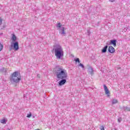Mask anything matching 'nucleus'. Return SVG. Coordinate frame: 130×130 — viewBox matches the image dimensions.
I'll list each match as a JSON object with an SVG mask.
<instances>
[{
	"label": "nucleus",
	"mask_w": 130,
	"mask_h": 130,
	"mask_svg": "<svg viewBox=\"0 0 130 130\" xmlns=\"http://www.w3.org/2000/svg\"><path fill=\"white\" fill-rule=\"evenodd\" d=\"M55 74L56 77L59 80H61L59 82V86H62L67 83V79L68 78V72L67 70L62 67H56Z\"/></svg>",
	"instance_id": "f257e3e1"
},
{
	"label": "nucleus",
	"mask_w": 130,
	"mask_h": 130,
	"mask_svg": "<svg viewBox=\"0 0 130 130\" xmlns=\"http://www.w3.org/2000/svg\"><path fill=\"white\" fill-rule=\"evenodd\" d=\"M53 50L57 59H61L63 57V49L59 44L54 45Z\"/></svg>",
	"instance_id": "f03ea898"
},
{
	"label": "nucleus",
	"mask_w": 130,
	"mask_h": 130,
	"mask_svg": "<svg viewBox=\"0 0 130 130\" xmlns=\"http://www.w3.org/2000/svg\"><path fill=\"white\" fill-rule=\"evenodd\" d=\"M21 80V74L19 72H14L10 77V81L12 83H19Z\"/></svg>",
	"instance_id": "7ed1b4c3"
},
{
	"label": "nucleus",
	"mask_w": 130,
	"mask_h": 130,
	"mask_svg": "<svg viewBox=\"0 0 130 130\" xmlns=\"http://www.w3.org/2000/svg\"><path fill=\"white\" fill-rule=\"evenodd\" d=\"M57 28H58L59 29V33L61 35H66V32H64V27H61V24L60 23H58L56 25Z\"/></svg>",
	"instance_id": "20e7f679"
},
{
	"label": "nucleus",
	"mask_w": 130,
	"mask_h": 130,
	"mask_svg": "<svg viewBox=\"0 0 130 130\" xmlns=\"http://www.w3.org/2000/svg\"><path fill=\"white\" fill-rule=\"evenodd\" d=\"M11 46V47H13V49H14L15 51L19 50V43H18V42H15L13 43L12 42Z\"/></svg>",
	"instance_id": "39448f33"
},
{
	"label": "nucleus",
	"mask_w": 130,
	"mask_h": 130,
	"mask_svg": "<svg viewBox=\"0 0 130 130\" xmlns=\"http://www.w3.org/2000/svg\"><path fill=\"white\" fill-rule=\"evenodd\" d=\"M104 88L105 94L107 95L108 97H109V96H110V92H109V90H108V88H107V86H106V85H104Z\"/></svg>",
	"instance_id": "423d86ee"
},
{
	"label": "nucleus",
	"mask_w": 130,
	"mask_h": 130,
	"mask_svg": "<svg viewBox=\"0 0 130 130\" xmlns=\"http://www.w3.org/2000/svg\"><path fill=\"white\" fill-rule=\"evenodd\" d=\"M108 51L110 53H114V52H115V49L111 46H109Z\"/></svg>",
	"instance_id": "0eeeda50"
},
{
	"label": "nucleus",
	"mask_w": 130,
	"mask_h": 130,
	"mask_svg": "<svg viewBox=\"0 0 130 130\" xmlns=\"http://www.w3.org/2000/svg\"><path fill=\"white\" fill-rule=\"evenodd\" d=\"M88 72L89 73L90 75H93L94 74V70H93V68L91 67H89L88 68Z\"/></svg>",
	"instance_id": "6e6552de"
},
{
	"label": "nucleus",
	"mask_w": 130,
	"mask_h": 130,
	"mask_svg": "<svg viewBox=\"0 0 130 130\" xmlns=\"http://www.w3.org/2000/svg\"><path fill=\"white\" fill-rule=\"evenodd\" d=\"M11 40H12L13 42H16V41H17V37H16V35H15V34L12 35Z\"/></svg>",
	"instance_id": "1a4fd4ad"
},
{
	"label": "nucleus",
	"mask_w": 130,
	"mask_h": 130,
	"mask_svg": "<svg viewBox=\"0 0 130 130\" xmlns=\"http://www.w3.org/2000/svg\"><path fill=\"white\" fill-rule=\"evenodd\" d=\"M107 48H108V46H105L102 49V52H103V53H105V52L107 51Z\"/></svg>",
	"instance_id": "9d476101"
},
{
	"label": "nucleus",
	"mask_w": 130,
	"mask_h": 130,
	"mask_svg": "<svg viewBox=\"0 0 130 130\" xmlns=\"http://www.w3.org/2000/svg\"><path fill=\"white\" fill-rule=\"evenodd\" d=\"M111 44H113V46H116V40H111Z\"/></svg>",
	"instance_id": "9b49d317"
},
{
	"label": "nucleus",
	"mask_w": 130,
	"mask_h": 130,
	"mask_svg": "<svg viewBox=\"0 0 130 130\" xmlns=\"http://www.w3.org/2000/svg\"><path fill=\"white\" fill-rule=\"evenodd\" d=\"M123 109H124L125 111H130V108L128 107H123Z\"/></svg>",
	"instance_id": "f8f14e48"
},
{
	"label": "nucleus",
	"mask_w": 130,
	"mask_h": 130,
	"mask_svg": "<svg viewBox=\"0 0 130 130\" xmlns=\"http://www.w3.org/2000/svg\"><path fill=\"white\" fill-rule=\"evenodd\" d=\"M117 102H118V101H117V100H116V99H113L112 101V104H116Z\"/></svg>",
	"instance_id": "ddd939ff"
},
{
	"label": "nucleus",
	"mask_w": 130,
	"mask_h": 130,
	"mask_svg": "<svg viewBox=\"0 0 130 130\" xmlns=\"http://www.w3.org/2000/svg\"><path fill=\"white\" fill-rule=\"evenodd\" d=\"M1 123H3V124H6V123H7V120L5 119H2L1 120Z\"/></svg>",
	"instance_id": "4468645a"
},
{
	"label": "nucleus",
	"mask_w": 130,
	"mask_h": 130,
	"mask_svg": "<svg viewBox=\"0 0 130 130\" xmlns=\"http://www.w3.org/2000/svg\"><path fill=\"white\" fill-rule=\"evenodd\" d=\"M79 67H81L82 69L85 68V66H84V64H83L81 63H79Z\"/></svg>",
	"instance_id": "2eb2a0df"
},
{
	"label": "nucleus",
	"mask_w": 130,
	"mask_h": 130,
	"mask_svg": "<svg viewBox=\"0 0 130 130\" xmlns=\"http://www.w3.org/2000/svg\"><path fill=\"white\" fill-rule=\"evenodd\" d=\"M3 48H4V46H3V44H0V51H2V50H3Z\"/></svg>",
	"instance_id": "dca6fc26"
},
{
	"label": "nucleus",
	"mask_w": 130,
	"mask_h": 130,
	"mask_svg": "<svg viewBox=\"0 0 130 130\" xmlns=\"http://www.w3.org/2000/svg\"><path fill=\"white\" fill-rule=\"evenodd\" d=\"M31 116H32V113H29V114H27L26 117L30 118Z\"/></svg>",
	"instance_id": "f3484780"
},
{
	"label": "nucleus",
	"mask_w": 130,
	"mask_h": 130,
	"mask_svg": "<svg viewBox=\"0 0 130 130\" xmlns=\"http://www.w3.org/2000/svg\"><path fill=\"white\" fill-rule=\"evenodd\" d=\"M106 45L107 46H108V45H111V41H110V42H107L106 43Z\"/></svg>",
	"instance_id": "a211bd4d"
},
{
	"label": "nucleus",
	"mask_w": 130,
	"mask_h": 130,
	"mask_svg": "<svg viewBox=\"0 0 130 130\" xmlns=\"http://www.w3.org/2000/svg\"><path fill=\"white\" fill-rule=\"evenodd\" d=\"M75 60L76 62H78L79 63H80V59H79V58H76Z\"/></svg>",
	"instance_id": "6ab92c4d"
},
{
	"label": "nucleus",
	"mask_w": 130,
	"mask_h": 130,
	"mask_svg": "<svg viewBox=\"0 0 130 130\" xmlns=\"http://www.w3.org/2000/svg\"><path fill=\"white\" fill-rule=\"evenodd\" d=\"M100 129L101 130H105V129H104V126H101V127H100Z\"/></svg>",
	"instance_id": "aec40b11"
},
{
	"label": "nucleus",
	"mask_w": 130,
	"mask_h": 130,
	"mask_svg": "<svg viewBox=\"0 0 130 130\" xmlns=\"http://www.w3.org/2000/svg\"><path fill=\"white\" fill-rule=\"evenodd\" d=\"M91 34V32H90V29L87 30V35H90Z\"/></svg>",
	"instance_id": "412c9836"
},
{
	"label": "nucleus",
	"mask_w": 130,
	"mask_h": 130,
	"mask_svg": "<svg viewBox=\"0 0 130 130\" xmlns=\"http://www.w3.org/2000/svg\"><path fill=\"white\" fill-rule=\"evenodd\" d=\"M122 119L121 118H118V122H121Z\"/></svg>",
	"instance_id": "4be33fe9"
},
{
	"label": "nucleus",
	"mask_w": 130,
	"mask_h": 130,
	"mask_svg": "<svg viewBox=\"0 0 130 130\" xmlns=\"http://www.w3.org/2000/svg\"><path fill=\"white\" fill-rule=\"evenodd\" d=\"M3 24V19L0 17V25Z\"/></svg>",
	"instance_id": "5701e85b"
},
{
	"label": "nucleus",
	"mask_w": 130,
	"mask_h": 130,
	"mask_svg": "<svg viewBox=\"0 0 130 130\" xmlns=\"http://www.w3.org/2000/svg\"><path fill=\"white\" fill-rule=\"evenodd\" d=\"M13 47H12V46H11V47L10 48V50L11 51V50H13Z\"/></svg>",
	"instance_id": "b1692460"
},
{
	"label": "nucleus",
	"mask_w": 130,
	"mask_h": 130,
	"mask_svg": "<svg viewBox=\"0 0 130 130\" xmlns=\"http://www.w3.org/2000/svg\"><path fill=\"white\" fill-rule=\"evenodd\" d=\"M37 77H38V78H40V74H38L37 75Z\"/></svg>",
	"instance_id": "393cba45"
},
{
	"label": "nucleus",
	"mask_w": 130,
	"mask_h": 130,
	"mask_svg": "<svg viewBox=\"0 0 130 130\" xmlns=\"http://www.w3.org/2000/svg\"><path fill=\"white\" fill-rule=\"evenodd\" d=\"M111 2H112V3H113V2H114V0H111Z\"/></svg>",
	"instance_id": "a878e982"
},
{
	"label": "nucleus",
	"mask_w": 130,
	"mask_h": 130,
	"mask_svg": "<svg viewBox=\"0 0 130 130\" xmlns=\"http://www.w3.org/2000/svg\"><path fill=\"white\" fill-rule=\"evenodd\" d=\"M7 130H11V129H10V128H8L7 129Z\"/></svg>",
	"instance_id": "bb28decb"
},
{
	"label": "nucleus",
	"mask_w": 130,
	"mask_h": 130,
	"mask_svg": "<svg viewBox=\"0 0 130 130\" xmlns=\"http://www.w3.org/2000/svg\"><path fill=\"white\" fill-rule=\"evenodd\" d=\"M36 130H39V129H36Z\"/></svg>",
	"instance_id": "cd10ccee"
}]
</instances>
